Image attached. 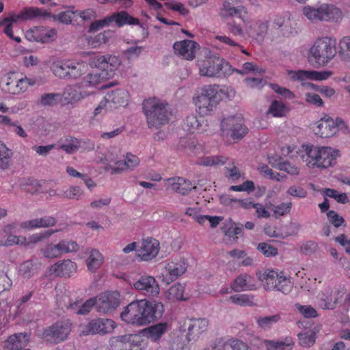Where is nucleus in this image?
Wrapping results in <instances>:
<instances>
[{
    "instance_id": "26",
    "label": "nucleus",
    "mask_w": 350,
    "mask_h": 350,
    "mask_svg": "<svg viewBox=\"0 0 350 350\" xmlns=\"http://www.w3.org/2000/svg\"><path fill=\"white\" fill-rule=\"evenodd\" d=\"M159 249V242L155 239L148 237L142 240L137 250V255L142 260L148 261L157 256Z\"/></svg>"
},
{
    "instance_id": "22",
    "label": "nucleus",
    "mask_w": 350,
    "mask_h": 350,
    "mask_svg": "<svg viewBox=\"0 0 350 350\" xmlns=\"http://www.w3.org/2000/svg\"><path fill=\"white\" fill-rule=\"evenodd\" d=\"M247 16H245V18ZM245 35L258 42H262L267 35L268 30V22L258 20L254 22H246L245 19Z\"/></svg>"
},
{
    "instance_id": "25",
    "label": "nucleus",
    "mask_w": 350,
    "mask_h": 350,
    "mask_svg": "<svg viewBox=\"0 0 350 350\" xmlns=\"http://www.w3.org/2000/svg\"><path fill=\"white\" fill-rule=\"evenodd\" d=\"M15 223L9 224L0 228V247H10L14 245H21L25 243V237L12 234L16 228Z\"/></svg>"
},
{
    "instance_id": "40",
    "label": "nucleus",
    "mask_w": 350,
    "mask_h": 350,
    "mask_svg": "<svg viewBox=\"0 0 350 350\" xmlns=\"http://www.w3.org/2000/svg\"><path fill=\"white\" fill-rule=\"evenodd\" d=\"M50 69L52 73L57 78L66 79V68L68 59H61L56 57H51L49 59Z\"/></svg>"
},
{
    "instance_id": "35",
    "label": "nucleus",
    "mask_w": 350,
    "mask_h": 350,
    "mask_svg": "<svg viewBox=\"0 0 350 350\" xmlns=\"http://www.w3.org/2000/svg\"><path fill=\"white\" fill-rule=\"evenodd\" d=\"M129 92L123 88L116 89L108 92L105 98L108 103H111L115 107L126 106L129 100Z\"/></svg>"
},
{
    "instance_id": "10",
    "label": "nucleus",
    "mask_w": 350,
    "mask_h": 350,
    "mask_svg": "<svg viewBox=\"0 0 350 350\" xmlns=\"http://www.w3.org/2000/svg\"><path fill=\"white\" fill-rule=\"evenodd\" d=\"M57 304L63 310H68L77 314H86L94 306L96 308L97 301L96 297H92L81 304V300L72 299L70 293L66 292L57 295Z\"/></svg>"
},
{
    "instance_id": "16",
    "label": "nucleus",
    "mask_w": 350,
    "mask_h": 350,
    "mask_svg": "<svg viewBox=\"0 0 350 350\" xmlns=\"http://www.w3.org/2000/svg\"><path fill=\"white\" fill-rule=\"evenodd\" d=\"M132 288L148 297H157L160 293V286L154 277L144 275L138 279L129 280Z\"/></svg>"
},
{
    "instance_id": "15",
    "label": "nucleus",
    "mask_w": 350,
    "mask_h": 350,
    "mask_svg": "<svg viewBox=\"0 0 350 350\" xmlns=\"http://www.w3.org/2000/svg\"><path fill=\"white\" fill-rule=\"evenodd\" d=\"M187 263L184 259L166 262L161 272L162 282L169 284L183 275L187 269Z\"/></svg>"
},
{
    "instance_id": "42",
    "label": "nucleus",
    "mask_w": 350,
    "mask_h": 350,
    "mask_svg": "<svg viewBox=\"0 0 350 350\" xmlns=\"http://www.w3.org/2000/svg\"><path fill=\"white\" fill-rule=\"evenodd\" d=\"M282 274V273L279 274L273 270H267L263 273L260 274L259 280L263 283L266 290H274Z\"/></svg>"
},
{
    "instance_id": "31",
    "label": "nucleus",
    "mask_w": 350,
    "mask_h": 350,
    "mask_svg": "<svg viewBox=\"0 0 350 350\" xmlns=\"http://www.w3.org/2000/svg\"><path fill=\"white\" fill-rule=\"evenodd\" d=\"M165 182L167 189H171L182 195H185L193 188L197 187L196 185L193 186L189 180L182 177L167 178L165 180Z\"/></svg>"
},
{
    "instance_id": "24",
    "label": "nucleus",
    "mask_w": 350,
    "mask_h": 350,
    "mask_svg": "<svg viewBox=\"0 0 350 350\" xmlns=\"http://www.w3.org/2000/svg\"><path fill=\"white\" fill-rule=\"evenodd\" d=\"M312 129L316 135L323 138L331 137L336 134L334 119L327 115L313 123Z\"/></svg>"
},
{
    "instance_id": "19",
    "label": "nucleus",
    "mask_w": 350,
    "mask_h": 350,
    "mask_svg": "<svg viewBox=\"0 0 350 350\" xmlns=\"http://www.w3.org/2000/svg\"><path fill=\"white\" fill-rule=\"evenodd\" d=\"M25 36L31 42L50 43L57 38V31L55 28L38 26L27 31Z\"/></svg>"
},
{
    "instance_id": "29",
    "label": "nucleus",
    "mask_w": 350,
    "mask_h": 350,
    "mask_svg": "<svg viewBox=\"0 0 350 350\" xmlns=\"http://www.w3.org/2000/svg\"><path fill=\"white\" fill-rule=\"evenodd\" d=\"M49 271L59 277L69 278L77 273V265L70 259L59 260L50 267Z\"/></svg>"
},
{
    "instance_id": "45",
    "label": "nucleus",
    "mask_w": 350,
    "mask_h": 350,
    "mask_svg": "<svg viewBox=\"0 0 350 350\" xmlns=\"http://www.w3.org/2000/svg\"><path fill=\"white\" fill-rule=\"evenodd\" d=\"M103 256L101 253L95 249L91 250L86 259V265L89 271L95 272L103 264Z\"/></svg>"
},
{
    "instance_id": "23",
    "label": "nucleus",
    "mask_w": 350,
    "mask_h": 350,
    "mask_svg": "<svg viewBox=\"0 0 350 350\" xmlns=\"http://www.w3.org/2000/svg\"><path fill=\"white\" fill-rule=\"evenodd\" d=\"M218 61L219 57L213 55H208L204 58L199 59L197 61L199 75L210 78L218 77Z\"/></svg>"
},
{
    "instance_id": "50",
    "label": "nucleus",
    "mask_w": 350,
    "mask_h": 350,
    "mask_svg": "<svg viewBox=\"0 0 350 350\" xmlns=\"http://www.w3.org/2000/svg\"><path fill=\"white\" fill-rule=\"evenodd\" d=\"M288 111V108L283 102L273 100L267 111V113L273 117L282 118L285 116Z\"/></svg>"
},
{
    "instance_id": "28",
    "label": "nucleus",
    "mask_w": 350,
    "mask_h": 350,
    "mask_svg": "<svg viewBox=\"0 0 350 350\" xmlns=\"http://www.w3.org/2000/svg\"><path fill=\"white\" fill-rule=\"evenodd\" d=\"M342 296L339 291H330L326 290L318 294L316 303L323 310H334L341 299Z\"/></svg>"
},
{
    "instance_id": "64",
    "label": "nucleus",
    "mask_w": 350,
    "mask_h": 350,
    "mask_svg": "<svg viewBox=\"0 0 350 350\" xmlns=\"http://www.w3.org/2000/svg\"><path fill=\"white\" fill-rule=\"evenodd\" d=\"M83 194V190L78 186H71L63 191L62 196L67 199L79 200Z\"/></svg>"
},
{
    "instance_id": "32",
    "label": "nucleus",
    "mask_w": 350,
    "mask_h": 350,
    "mask_svg": "<svg viewBox=\"0 0 350 350\" xmlns=\"http://www.w3.org/2000/svg\"><path fill=\"white\" fill-rule=\"evenodd\" d=\"M66 80H77L83 75L86 70V64L82 60L68 59Z\"/></svg>"
},
{
    "instance_id": "48",
    "label": "nucleus",
    "mask_w": 350,
    "mask_h": 350,
    "mask_svg": "<svg viewBox=\"0 0 350 350\" xmlns=\"http://www.w3.org/2000/svg\"><path fill=\"white\" fill-rule=\"evenodd\" d=\"M12 157V150L0 141V170H6L10 166Z\"/></svg>"
},
{
    "instance_id": "49",
    "label": "nucleus",
    "mask_w": 350,
    "mask_h": 350,
    "mask_svg": "<svg viewBox=\"0 0 350 350\" xmlns=\"http://www.w3.org/2000/svg\"><path fill=\"white\" fill-rule=\"evenodd\" d=\"M338 55L347 62H350V36H343L338 42Z\"/></svg>"
},
{
    "instance_id": "58",
    "label": "nucleus",
    "mask_w": 350,
    "mask_h": 350,
    "mask_svg": "<svg viewBox=\"0 0 350 350\" xmlns=\"http://www.w3.org/2000/svg\"><path fill=\"white\" fill-rule=\"evenodd\" d=\"M235 72L239 75H246L250 72H253L255 75L259 74L262 75L265 72V70L259 68L256 64L253 62H245L243 64L241 70H235Z\"/></svg>"
},
{
    "instance_id": "62",
    "label": "nucleus",
    "mask_w": 350,
    "mask_h": 350,
    "mask_svg": "<svg viewBox=\"0 0 350 350\" xmlns=\"http://www.w3.org/2000/svg\"><path fill=\"white\" fill-rule=\"evenodd\" d=\"M271 211L275 217L285 215L290 213L292 208L291 202H282L278 205H273L270 203Z\"/></svg>"
},
{
    "instance_id": "43",
    "label": "nucleus",
    "mask_w": 350,
    "mask_h": 350,
    "mask_svg": "<svg viewBox=\"0 0 350 350\" xmlns=\"http://www.w3.org/2000/svg\"><path fill=\"white\" fill-rule=\"evenodd\" d=\"M111 77V75L105 70H99L89 73L83 79V83L88 87H96L105 79Z\"/></svg>"
},
{
    "instance_id": "17",
    "label": "nucleus",
    "mask_w": 350,
    "mask_h": 350,
    "mask_svg": "<svg viewBox=\"0 0 350 350\" xmlns=\"http://www.w3.org/2000/svg\"><path fill=\"white\" fill-rule=\"evenodd\" d=\"M72 329V323L66 319L56 322L52 326L46 329L43 336L47 340L59 342L66 340Z\"/></svg>"
},
{
    "instance_id": "12",
    "label": "nucleus",
    "mask_w": 350,
    "mask_h": 350,
    "mask_svg": "<svg viewBox=\"0 0 350 350\" xmlns=\"http://www.w3.org/2000/svg\"><path fill=\"white\" fill-rule=\"evenodd\" d=\"M215 88L211 85H204L200 89V93L193 98V103L202 116L211 113L216 106Z\"/></svg>"
},
{
    "instance_id": "44",
    "label": "nucleus",
    "mask_w": 350,
    "mask_h": 350,
    "mask_svg": "<svg viewBox=\"0 0 350 350\" xmlns=\"http://www.w3.org/2000/svg\"><path fill=\"white\" fill-rule=\"evenodd\" d=\"M179 148L196 155L203 152V146L194 137H184L180 140Z\"/></svg>"
},
{
    "instance_id": "6",
    "label": "nucleus",
    "mask_w": 350,
    "mask_h": 350,
    "mask_svg": "<svg viewBox=\"0 0 350 350\" xmlns=\"http://www.w3.org/2000/svg\"><path fill=\"white\" fill-rule=\"evenodd\" d=\"M143 111L149 128L159 129L168 123L171 116L168 104L159 98L152 97L143 103Z\"/></svg>"
},
{
    "instance_id": "8",
    "label": "nucleus",
    "mask_w": 350,
    "mask_h": 350,
    "mask_svg": "<svg viewBox=\"0 0 350 350\" xmlns=\"http://www.w3.org/2000/svg\"><path fill=\"white\" fill-rule=\"evenodd\" d=\"M303 14L312 22H338L342 18V13L340 10L329 4H322L319 7L305 6L303 9Z\"/></svg>"
},
{
    "instance_id": "56",
    "label": "nucleus",
    "mask_w": 350,
    "mask_h": 350,
    "mask_svg": "<svg viewBox=\"0 0 350 350\" xmlns=\"http://www.w3.org/2000/svg\"><path fill=\"white\" fill-rule=\"evenodd\" d=\"M108 31H104L98 33L94 36H87L85 38V40L89 46L91 48H97L102 45L103 44H105L108 40L107 34Z\"/></svg>"
},
{
    "instance_id": "53",
    "label": "nucleus",
    "mask_w": 350,
    "mask_h": 350,
    "mask_svg": "<svg viewBox=\"0 0 350 350\" xmlns=\"http://www.w3.org/2000/svg\"><path fill=\"white\" fill-rule=\"evenodd\" d=\"M230 301L241 306H252L254 305V296L248 294H236L230 297Z\"/></svg>"
},
{
    "instance_id": "59",
    "label": "nucleus",
    "mask_w": 350,
    "mask_h": 350,
    "mask_svg": "<svg viewBox=\"0 0 350 350\" xmlns=\"http://www.w3.org/2000/svg\"><path fill=\"white\" fill-rule=\"evenodd\" d=\"M18 274L25 279H29L34 274L33 263L31 260L22 262L18 268Z\"/></svg>"
},
{
    "instance_id": "5",
    "label": "nucleus",
    "mask_w": 350,
    "mask_h": 350,
    "mask_svg": "<svg viewBox=\"0 0 350 350\" xmlns=\"http://www.w3.org/2000/svg\"><path fill=\"white\" fill-rule=\"evenodd\" d=\"M336 54L335 40L329 36L319 37L308 49V62L315 68L324 67L334 58Z\"/></svg>"
},
{
    "instance_id": "57",
    "label": "nucleus",
    "mask_w": 350,
    "mask_h": 350,
    "mask_svg": "<svg viewBox=\"0 0 350 350\" xmlns=\"http://www.w3.org/2000/svg\"><path fill=\"white\" fill-rule=\"evenodd\" d=\"M293 287V282L291 277L282 274L280 280L278 281L277 286L274 290L282 292L284 294H288L291 292Z\"/></svg>"
},
{
    "instance_id": "11",
    "label": "nucleus",
    "mask_w": 350,
    "mask_h": 350,
    "mask_svg": "<svg viewBox=\"0 0 350 350\" xmlns=\"http://www.w3.org/2000/svg\"><path fill=\"white\" fill-rule=\"evenodd\" d=\"M1 83L5 92L13 95H19L25 92L30 86L34 85L36 80L10 72L2 77Z\"/></svg>"
},
{
    "instance_id": "20",
    "label": "nucleus",
    "mask_w": 350,
    "mask_h": 350,
    "mask_svg": "<svg viewBox=\"0 0 350 350\" xmlns=\"http://www.w3.org/2000/svg\"><path fill=\"white\" fill-rule=\"evenodd\" d=\"M96 310L100 313H110L120 304V294L117 291L105 292L96 297Z\"/></svg>"
},
{
    "instance_id": "4",
    "label": "nucleus",
    "mask_w": 350,
    "mask_h": 350,
    "mask_svg": "<svg viewBox=\"0 0 350 350\" xmlns=\"http://www.w3.org/2000/svg\"><path fill=\"white\" fill-rule=\"evenodd\" d=\"M169 329L168 323L160 322L144 329L142 331V335L124 336L122 350H145L148 347V339L154 342H159Z\"/></svg>"
},
{
    "instance_id": "51",
    "label": "nucleus",
    "mask_w": 350,
    "mask_h": 350,
    "mask_svg": "<svg viewBox=\"0 0 350 350\" xmlns=\"http://www.w3.org/2000/svg\"><path fill=\"white\" fill-rule=\"evenodd\" d=\"M299 344L304 347H310L316 340V332L312 329L305 330L298 334Z\"/></svg>"
},
{
    "instance_id": "55",
    "label": "nucleus",
    "mask_w": 350,
    "mask_h": 350,
    "mask_svg": "<svg viewBox=\"0 0 350 350\" xmlns=\"http://www.w3.org/2000/svg\"><path fill=\"white\" fill-rule=\"evenodd\" d=\"M227 159L224 156L215 155L203 157L199 164L204 166H221L226 163Z\"/></svg>"
},
{
    "instance_id": "21",
    "label": "nucleus",
    "mask_w": 350,
    "mask_h": 350,
    "mask_svg": "<svg viewBox=\"0 0 350 350\" xmlns=\"http://www.w3.org/2000/svg\"><path fill=\"white\" fill-rule=\"evenodd\" d=\"M222 5L219 8V15L222 19L237 16L245 23V16H247V8L244 5L234 6L239 0H221Z\"/></svg>"
},
{
    "instance_id": "7",
    "label": "nucleus",
    "mask_w": 350,
    "mask_h": 350,
    "mask_svg": "<svg viewBox=\"0 0 350 350\" xmlns=\"http://www.w3.org/2000/svg\"><path fill=\"white\" fill-rule=\"evenodd\" d=\"M247 131L248 129L241 116H229L224 118L221 122V135L229 143L241 140Z\"/></svg>"
},
{
    "instance_id": "41",
    "label": "nucleus",
    "mask_w": 350,
    "mask_h": 350,
    "mask_svg": "<svg viewBox=\"0 0 350 350\" xmlns=\"http://www.w3.org/2000/svg\"><path fill=\"white\" fill-rule=\"evenodd\" d=\"M110 23H115L118 27H122L125 25H139V19L129 15L125 11L113 13L109 16Z\"/></svg>"
},
{
    "instance_id": "39",
    "label": "nucleus",
    "mask_w": 350,
    "mask_h": 350,
    "mask_svg": "<svg viewBox=\"0 0 350 350\" xmlns=\"http://www.w3.org/2000/svg\"><path fill=\"white\" fill-rule=\"evenodd\" d=\"M185 285L184 284L177 282L165 291L163 296L165 299L170 302L185 300L187 297H185Z\"/></svg>"
},
{
    "instance_id": "63",
    "label": "nucleus",
    "mask_w": 350,
    "mask_h": 350,
    "mask_svg": "<svg viewBox=\"0 0 350 350\" xmlns=\"http://www.w3.org/2000/svg\"><path fill=\"white\" fill-rule=\"evenodd\" d=\"M211 86L216 88L217 99H231L235 95L234 90L230 87L219 86L218 85H211Z\"/></svg>"
},
{
    "instance_id": "37",
    "label": "nucleus",
    "mask_w": 350,
    "mask_h": 350,
    "mask_svg": "<svg viewBox=\"0 0 350 350\" xmlns=\"http://www.w3.org/2000/svg\"><path fill=\"white\" fill-rule=\"evenodd\" d=\"M202 117L195 115L188 116L184 122V129L189 133L203 132L206 131V124Z\"/></svg>"
},
{
    "instance_id": "38",
    "label": "nucleus",
    "mask_w": 350,
    "mask_h": 350,
    "mask_svg": "<svg viewBox=\"0 0 350 350\" xmlns=\"http://www.w3.org/2000/svg\"><path fill=\"white\" fill-rule=\"evenodd\" d=\"M263 344L267 350H291L295 342L292 337H285L282 340H265Z\"/></svg>"
},
{
    "instance_id": "52",
    "label": "nucleus",
    "mask_w": 350,
    "mask_h": 350,
    "mask_svg": "<svg viewBox=\"0 0 350 350\" xmlns=\"http://www.w3.org/2000/svg\"><path fill=\"white\" fill-rule=\"evenodd\" d=\"M62 100L59 93H45L41 95L39 104L43 107H54Z\"/></svg>"
},
{
    "instance_id": "60",
    "label": "nucleus",
    "mask_w": 350,
    "mask_h": 350,
    "mask_svg": "<svg viewBox=\"0 0 350 350\" xmlns=\"http://www.w3.org/2000/svg\"><path fill=\"white\" fill-rule=\"evenodd\" d=\"M106 64H105V70L113 76V72L116 70L121 65V60L118 56L105 55Z\"/></svg>"
},
{
    "instance_id": "3",
    "label": "nucleus",
    "mask_w": 350,
    "mask_h": 350,
    "mask_svg": "<svg viewBox=\"0 0 350 350\" xmlns=\"http://www.w3.org/2000/svg\"><path fill=\"white\" fill-rule=\"evenodd\" d=\"M98 163L104 165V170L111 174H120L134 170L140 163L139 157L131 152L122 156L116 149L108 150L102 155L98 154Z\"/></svg>"
},
{
    "instance_id": "47",
    "label": "nucleus",
    "mask_w": 350,
    "mask_h": 350,
    "mask_svg": "<svg viewBox=\"0 0 350 350\" xmlns=\"http://www.w3.org/2000/svg\"><path fill=\"white\" fill-rule=\"evenodd\" d=\"M79 139L72 137H66L58 142V148L68 154H73L79 151Z\"/></svg>"
},
{
    "instance_id": "33",
    "label": "nucleus",
    "mask_w": 350,
    "mask_h": 350,
    "mask_svg": "<svg viewBox=\"0 0 350 350\" xmlns=\"http://www.w3.org/2000/svg\"><path fill=\"white\" fill-rule=\"evenodd\" d=\"M88 96V94L81 91L79 87L76 85L66 86L62 94H61L62 99L64 102L66 104L71 105L79 103Z\"/></svg>"
},
{
    "instance_id": "27",
    "label": "nucleus",
    "mask_w": 350,
    "mask_h": 350,
    "mask_svg": "<svg viewBox=\"0 0 350 350\" xmlns=\"http://www.w3.org/2000/svg\"><path fill=\"white\" fill-rule=\"evenodd\" d=\"M174 50L176 55L182 58L191 61L196 57V53L199 49V44L191 40H184L174 44Z\"/></svg>"
},
{
    "instance_id": "2",
    "label": "nucleus",
    "mask_w": 350,
    "mask_h": 350,
    "mask_svg": "<svg viewBox=\"0 0 350 350\" xmlns=\"http://www.w3.org/2000/svg\"><path fill=\"white\" fill-rule=\"evenodd\" d=\"M301 157L306 165L311 169L325 170L336 164L340 151L332 146L303 145Z\"/></svg>"
},
{
    "instance_id": "13",
    "label": "nucleus",
    "mask_w": 350,
    "mask_h": 350,
    "mask_svg": "<svg viewBox=\"0 0 350 350\" xmlns=\"http://www.w3.org/2000/svg\"><path fill=\"white\" fill-rule=\"evenodd\" d=\"M79 244L70 239H62L57 243H47L42 249L44 257L49 259L57 258L64 254L76 252L79 250Z\"/></svg>"
},
{
    "instance_id": "54",
    "label": "nucleus",
    "mask_w": 350,
    "mask_h": 350,
    "mask_svg": "<svg viewBox=\"0 0 350 350\" xmlns=\"http://www.w3.org/2000/svg\"><path fill=\"white\" fill-rule=\"evenodd\" d=\"M280 316L279 314H274L267 317H259L256 319V323L258 326L265 330L271 328V327L279 321Z\"/></svg>"
},
{
    "instance_id": "30",
    "label": "nucleus",
    "mask_w": 350,
    "mask_h": 350,
    "mask_svg": "<svg viewBox=\"0 0 350 350\" xmlns=\"http://www.w3.org/2000/svg\"><path fill=\"white\" fill-rule=\"evenodd\" d=\"M185 325L187 327V341L196 339L200 334L206 331L208 326V321L205 318L188 319Z\"/></svg>"
},
{
    "instance_id": "46",
    "label": "nucleus",
    "mask_w": 350,
    "mask_h": 350,
    "mask_svg": "<svg viewBox=\"0 0 350 350\" xmlns=\"http://www.w3.org/2000/svg\"><path fill=\"white\" fill-rule=\"evenodd\" d=\"M288 230L290 232H292L291 233H288L285 235H283L280 232L276 230L275 227L267 224L265 226L264 228V232L265 233L270 237H274V238H285L288 235H291L293 234L297 233L299 230V225L296 223H291L288 226Z\"/></svg>"
},
{
    "instance_id": "9",
    "label": "nucleus",
    "mask_w": 350,
    "mask_h": 350,
    "mask_svg": "<svg viewBox=\"0 0 350 350\" xmlns=\"http://www.w3.org/2000/svg\"><path fill=\"white\" fill-rule=\"evenodd\" d=\"M49 16L50 14L49 12L41 8H29L24 10L18 16H13L4 18L0 21V26L3 27V31L4 33H5L10 39L19 43L21 41L20 36H15L13 34V29L18 18H21L24 20H31L36 17H46Z\"/></svg>"
},
{
    "instance_id": "36",
    "label": "nucleus",
    "mask_w": 350,
    "mask_h": 350,
    "mask_svg": "<svg viewBox=\"0 0 350 350\" xmlns=\"http://www.w3.org/2000/svg\"><path fill=\"white\" fill-rule=\"evenodd\" d=\"M29 340V336L27 334H14L8 337L5 342V346L10 350H31L23 348L27 345Z\"/></svg>"
},
{
    "instance_id": "61",
    "label": "nucleus",
    "mask_w": 350,
    "mask_h": 350,
    "mask_svg": "<svg viewBox=\"0 0 350 350\" xmlns=\"http://www.w3.org/2000/svg\"><path fill=\"white\" fill-rule=\"evenodd\" d=\"M303 85L307 86L308 88H312L314 90H316L321 93L322 95H323L325 97L331 98L335 94L336 91L335 90L329 86L327 85H317L314 83H303Z\"/></svg>"
},
{
    "instance_id": "34",
    "label": "nucleus",
    "mask_w": 350,
    "mask_h": 350,
    "mask_svg": "<svg viewBox=\"0 0 350 350\" xmlns=\"http://www.w3.org/2000/svg\"><path fill=\"white\" fill-rule=\"evenodd\" d=\"M230 288L235 292L253 291L256 289L253 284V278L247 273H241L238 275L231 283Z\"/></svg>"
},
{
    "instance_id": "18",
    "label": "nucleus",
    "mask_w": 350,
    "mask_h": 350,
    "mask_svg": "<svg viewBox=\"0 0 350 350\" xmlns=\"http://www.w3.org/2000/svg\"><path fill=\"white\" fill-rule=\"evenodd\" d=\"M286 75L290 80L293 81H298L303 83L307 79L313 81L327 80L334 75V72L332 70H286Z\"/></svg>"
},
{
    "instance_id": "14",
    "label": "nucleus",
    "mask_w": 350,
    "mask_h": 350,
    "mask_svg": "<svg viewBox=\"0 0 350 350\" xmlns=\"http://www.w3.org/2000/svg\"><path fill=\"white\" fill-rule=\"evenodd\" d=\"M116 327L114 321L107 318H98L91 320L88 324L81 326V333L87 336L90 334L105 335L111 334Z\"/></svg>"
},
{
    "instance_id": "1",
    "label": "nucleus",
    "mask_w": 350,
    "mask_h": 350,
    "mask_svg": "<svg viewBox=\"0 0 350 350\" xmlns=\"http://www.w3.org/2000/svg\"><path fill=\"white\" fill-rule=\"evenodd\" d=\"M163 313V306L161 302L141 299L124 307L120 318L128 324L144 326L159 319Z\"/></svg>"
}]
</instances>
